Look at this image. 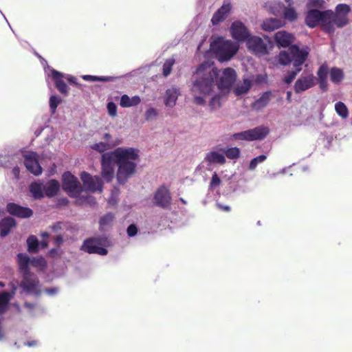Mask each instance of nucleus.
Segmentation results:
<instances>
[{
  "label": "nucleus",
  "instance_id": "nucleus-62",
  "mask_svg": "<svg viewBox=\"0 0 352 352\" xmlns=\"http://www.w3.org/2000/svg\"><path fill=\"white\" fill-rule=\"evenodd\" d=\"M47 245H48V243H47V241H41V248H47Z\"/></svg>",
  "mask_w": 352,
  "mask_h": 352
},
{
  "label": "nucleus",
  "instance_id": "nucleus-48",
  "mask_svg": "<svg viewBox=\"0 0 352 352\" xmlns=\"http://www.w3.org/2000/svg\"><path fill=\"white\" fill-rule=\"evenodd\" d=\"M107 110L108 113L111 116H115L117 113V106L113 102H109L107 103Z\"/></svg>",
  "mask_w": 352,
  "mask_h": 352
},
{
  "label": "nucleus",
  "instance_id": "nucleus-21",
  "mask_svg": "<svg viewBox=\"0 0 352 352\" xmlns=\"http://www.w3.org/2000/svg\"><path fill=\"white\" fill-rule=\"evenodd\" d=\"M287 6H283V16L284 19L289 22L296 21L298 19V13L294 6L292 0H285Z\"/></svg>",
  "mask_w": 352,
  "mask_h": 352
},
{
  "label": "nucleus",
  "instance_id": "nucleus-7",
  "mask_svg": "<svg viewBox=\"0 0 352 352\" xmlns=\"http://www.w3.org/2000/svg\"><path fill=\"white\" fill-rule=\"evenodd\" d=\"M269 133V129L265 126H257L252 129H248L232 135V138L238 140H261L264 139Z\"/></svg>",
  "mask_w": 352,
  "mask_h": 352
},
{
  "label": "nucleus",
  "instance_id": "nucleus-43",
  "mask_svg": "<svg viewBox=\"0 0 352 352\" xmlns=\"http://www.w3.org/2000/svg\"><path fill=\"white\" fill-rule=\"evenodd\" d=\"M328 73H329L328 66L326 64L322 65L319 67V69L317 72L318 80L327 79Z\"/></svg>",
  "mask_w": 352,
  "mask_h": 352
},
{
  "label": "nucleus",
  "instance_id": "nucleus-11",
  "mask_svg": "<svg viewBox=\"0 0 352 352\" xmlns=\"http://www.w3.org/2000/svg\"><path fill=\"white\" fill-rule=\"evenodd\" d=\"M80 179L86 191L91 192H102V182L98 176H91L89 173L83 171L80 174Z\"/></svg>",
  "mask_w": 352,
  "mask_h": 352
},
{
  "label": "nucleus",
  "instance_id": "nucleus-42",
  "mask_svg": "<svg viewBox=\"0 0 352 352\" xmlns=\"http://www.w3.org/2000/svg\"><path fill=\"white\" fill-rule=\"evenodd\" d=\"M62 102V99L56 96H52L50 98V107L52 113L56 111L57 107Z\"/></svg>",
  "mask_w": 352,
  "mask_h": 352
},
{
  "label": "nucleus",
  "instance_id": "nucleus-35",
  "mask_svg": "<svg viewBox=\"0 0 352 352\" xmlns=\"http://www.w3.org/2000/svg\"><path fill=\"white\" fill-rule=\"evenodd\" d=\"M28 250L30 253H37L38 241L34 235L30 236L27 239Z\"/></svg>",
  "mask_w": 352,
  "mask_h": 352
},
{
  "label": "nucleus",
  "instance_id": "nucleus-51",
  "mask_svg": "<svg viewBox=\"0 0 352 352\" xmlns=\"http://www.w3.org/2000/svg\"><path fill=\"white\" fill-rule=\"evenodd\" d=\"M126 232L129 236H134L138 233L137 226L134 224H131L127 228Z\"/></svg>",
  "mask_w": 352,
  "mask_h": 352
},
{
  "label": "nucleus",
  "instance_id": "nucleus-39",
  "mask_svg": "<svg viewBox=\"0 0 352 352\" xmlns=\"http://www.w3.org/2000/svg\"><path fill=\"white\" fill-rule=\"evenodd\" d=\"M301 70L302 68H294V70L288 71L287 75L285 76L283 79L285 83L287 85L290 84Z\"/></svg>",
  "mask_w": 352,
  "mask_h": 352
},
{
  "label": "nucleus",
  "instance_id": "nucleus-28",
  "mask_svg": "<svg viewBox=\"0 0 352 352\" xmlns=\"http://www.w3.org/2000/svg\"><path fill=\"white\" fill-rule=\"evenodd\" d=\"M252 82L248 79H243V82L236 85L234 89V93L236 96L243 95L250 89Z\"/></svg>",
  "mask_w": 352,
  "mask_h": 352
},
{
  "label": "nucleus",
  "instance_id": "nucleus-13",
  "mask_svg": "<svg viewBox=\"0 0 352 352\" xmlns=\"http://www.w3.org/2000/svg\"><path fill=\"white\" fill-rule=\"evenodd\" d=\"M232 38L237 41H247L251 36L248 28L240 21H234L230 28Z\"/></svg>",
  "mask_w": 352,
  "mask_h": 352
},
{
  "label": "nucleus",
  "instance_id": "nucleus-32",
  "mask_svg": "<svg viewBox=\"0 0 352 352\" xmlns=\"http://www.w3.org/2000/svg\"><path fill=\"white\" fill-rule=\"evenodd\" d=\"M228 94L221 92L213 96L210 102L209 107L212 110L217 109L221 107V102L223 99L226 98Z\"/></svg>",
  "mask_w": 352,
  "mask_h": 352
},
{
  "label": "nucleus",
  "instance_id": "nucleus-53",
  "mask_svg": "<svg viewBox=\"0 0 352 352\" xmlns=\"http://www.w3.org/2000/svg\"><path fill=\"white\" fill-rule=\"evenodd\" d=\"M68 82L75 85L77 87H80L81 85L78 83L77 78L73 76H68L66 78Z\"/></svg>",
  "mask_w": 352,
  "mask_h": 352
},
{
  "label": "nucleus",
  "instance_id": "nucleus-29",
  "mask_svg": "<svg viewBox=\"0 0 352 352\" xmlns=\"http://www.w3.org/2000/svg\"><path fill=\"white\" fill-rule=\"evenodd\" d=\"M206 160L210 164H224L226 163L225 156L217 151L208 153L206 157Z\"/></svg>",
  "mask_w": 352,
  "mask_h": 352
},
{
  "label": "nucleus",
  "instance_id": "nucleus-40",
  "mask_svg": "<svg viewBox=\"0 0 352 352\" xmlns=\"http://www.w3.org/2000/svg\"><path fill=\"white\" fill-rule=\"evenodd\" d=\"M266 159L267 156L265 155H261L253 158L250 162L249 169L254 170L258 164L263 162Z\"/></svg>",
  "mask_w": 352,
  "mask_h": 352
},
{
  "label": "nucleus",
  "instance_id": "nucleus-3",
  "mask_svg": "<svg viewBox=\"0 0 352 352\" xmlns=\"http://www.w3.org/2000/svg\"><path fill=\"white\" fill-rule=\"evenodd\" d=\"M311 49L307 45L300 47L292 45L287 51H281L278 56V63L282 65L292 63L294 68H302V65L308 59Z\"/></svg>",
  "mask_w": 352,
  "mask_h": 352
},
{
  "label": "nucleus",
  "instance_id": "nucleus-47",
  "mask_svg": "<svg viewBox=\"0 0 352 352\" xmlns=\"http://www.w3.org/2000/svg\"><path fill=\"white\" fill-rule=\"evenodd\" d=\"M221 183V180L217 174V173H214V174L212 176L211 181L210 182V188H214L217 186H219Z\"/></svg>",
  "mask_w": 352,
  "mask_h": 352
},
{
  "label": "nucleus",
  "instance_id": "nucleus-14",
  "mask_svg": "<svg viewBox=\"0 0 352 352\" xmlns=\"http://www.w3.org/2000/svg\"><path fill=\"white\" fill-rule=\"evenodd\" d=\"M316 84V78L312 74L302 75L297 79L294 85L296 94H300L314 87Z\"/></svg>",
  "mask_w": 352,
  "mask_h": 352
},
{
  "label": "nucleus",
  "instance_id": "nucleus-23",
  "mask_svg": "<svg viewBox=\"0 0 352 352\" xmlns=\"http://www.w3.org/2000/svg\"><path fill=\"white\" fill-rule=\"evenodd\" d=\"M121 144V140L116 139L115 142H101L99 143L94 144L91 146V149L96 151L99 153H104L106 151L113 148L114 146Z\"/></svg>",
  "mask_w": 352,
  "mask_h": 352
},
{
  "label": "nucleus",
  "instance_id": "nucleus-37",
  "mask_svg": "<svg viewBox=\"0 0 352 352\" xmlns=\"http://www.w3.org/2000/svg\"><path fill=\"white\" fill-rule=\"evenodd\" d=\"M82 78L86 81L95 82V81H102V82H109L113 80V77L111 76H91V75H83Z\"/></svg>",
  "mask_w": 352,
  "mask_h": 352
},
{
  "label": "nucleus",
  "instance_id": "nucleus-55",
  "mask_svg": "<svg viewBox=\"0 0 352 352\" xmlns=\"http://www.w3.org/2000/svg\"><path fill=\"white\" fill-rule=\"evenodd\" d=\"M319 87L322 91H327V79L318 80Z\"/></svg>",
  "mask_w": 352,
  "mask_h": 352
},
{
  "label": "nucleus",
  "instance_id": "nucleus-34",
  "mask_svg": "<svg viewBox=\"0 0 352 352\" xmlns=\"http://www.w3.org/2000/svg\"><path fill=\"white\" fill-rule=\"evenodd\" d=\"M226 156L232 160H236L240 157L241 151L238 147H231L221 149Z\"/></svg>",
  "mask_w": 352,
  "mask_h": 352
},
{
  "label": "nucleus",
  "instance_id": "nucleus-59",
  "mask_svg": "<svg viewBox=\"0 0 352 352\" xmlns=\"http://www.w3.org/2000/svg\"><path fill=\"white\" fill-rule=\"evenodd\" d=\"M45 290L48 294L51 295L55 294L57 292L56 288H47Z\"/></svg>",
  "mask_w": 352,
  "mask_h": 352
},
{
  "label": "nucleus",
  "instance_id": "nucleus-46",
  "mask_svg": "<svg viewBox=\"0 0 352 352\" xmlns=\"http://www.w3.org/2000/svg\"><path fill=\"white\" fill-rule=\"evenodd\" d=\"M324 3V0H308L307 7L322 8Z\"/></svg>",
  "mask_w": 352,
  "mask_h": 352
},
{
  "label": "nucleus",
  "instance_id": "nucleus-24",
  "mask_svg": "<svg viewBox=\"0 0 352 352\" xmlns=\"http://www.w3.org/2000/svg\"><path fill=\"white\" fill-rule=\"evenodd\" d=\"M17 258L20 272L22 274L30 272L29 265L31 259L30 257L26 254L19 253L17 255Z\"/></svg>",
  "mask_w": 352,
  "mask_h": 352
},
{
  "label": "nucleus",
  "instance_id": "nucleus-1",
  "mask_svg": "<svg viewBox=\"0 0 352 352\" xmlns=\"http://www.w3.org/2000/svg\"><path fill=\"white\" fill-rule=\"evenodd\" d=\"M236 71L227 67L219 70L208 62L201 63L195 72V79L192 82L191 91L201 93L206 96L210 95L214 89V80L218 89L221 92L228 94L236 80Z\"/></svg>",
  "mask_w": 352,
  "mask_h": 352
},
{
  "label": "nucleus",
  "instance_id": "nucleus-56",
  "mask_svg": "<svg viewBox=\"0 0 352 352\" xmlns=\"http://www.w3.org/2000/svg\"><path fill=\"white\" fill-rule=\"evenodd\" d=\"M130 100L131 107L136 106L141 102L140 98L138 96L130 98Z\"/></svg>",
  "mask_w": 352,
  "mask_h": 352
},
{
  "label": "nucleus",
  "instance_id": "nucleus-64",
  "mask_svg": "<svg viewBox=\"0 0 352 352\" xmlns=\"http://www.w3.org/2000/svg\"><path fill=\"white\" fill-rule=\"evenodd\" d=\"M89 199H90V204H95L96 200L95 198L93 197H89Z\"/></svg>",
  "mask_w": 352,
  "mask_h": 352
},
{
  "label": "nucleus",
  "instance_id": "nucleus-6",
  "mask_svg": "<svg viewBox=\"0 0 352 352\" xmlns=\"http://www.w3.org/2000/svg\"><path fill=\"white\" fill-rule=\"evenodd\" d=\"M211 49L221 62L230 60L238 50V47L232 41L221 40L212 43Z\"/></svg>",
  "mask_w": 352,
  "mask_h": 352
},
{
  "label": "nucleus",
  "instance_id": "nucleus-60",
  "mask_svg": "<svg viewBox=\"0 0 352 352\" xmlns=\"http://www.w3.org/2000/svg\"><path fill=\"white\" fill-rule=\"evenodd\" d=\"M12 173L14 175V176L18 178L19 176V173H20V170L18 167H14L13 169H12Z\"/></svg>",
  "mask_w": 352,
  "mask_h": 352
},
{
  "label": "nucleus",
  "instance_id": "nucleus-5",
  "mask_svg": "<svg viewBox=\"0 0 352 352\" xmlns=\"http://www.w3.org/2000/svg\"><path fill=\"white\" fill-rule=\"evenodd\" d=\"M109 245L110 241L108 237L97 236L84 240L80 250L90 254H96L104 256L108 254V250L105 248Z\"/></svg>",
  "mask_w": 352,
  "mask_h": 352
},
{
  "label": "nucleus",
  "instance_id": "nucleus-36",
  "mask_svg": "<svg viewBox=\"0 0 352 352\" xmlns=\"http://www.w3.org/2000/svg\"><path fill=\"white\" fill-rule=\"evenodd\" d=\"M335 109L336 113L342 118H346L349 116V111L345 105V104L342 102H338L335 104Z\"/></svg>",
  "mask_w": 352,
  "mask_h": 352
},
{
  "label": "nucleus",
  "instance_id": "nucleus-57",
  "mask_svg": "<svg viewBox=\"0 0 352 352\" xmlns=\"http://www.w3.org/2000/svg\"><path fill=\"white\" fill-rule=\"evenodd\" d=\"M63 242V239L61 235H57L54 239V243L56 246H60Z\"/></svg>",
  "mask_w": 352,
  "mask_h": 352
},
{
  "label": "nucleus",
  "instance_id": "nucleus-8",
  "mask_svg": "<svg viewBox=\"0 0 352 352\" xmlns=\"http://www.w3.org/2000/svg\"><path fill=\"white\" fill-rule=\"evenodd\" d=\"M351 12L349 6L344 3L338 4L336 7V12H333L330 21L332 25V32L335 31L334 25L338 28H342L349 23L348 14Z\"/></svg>",
  "mask_w": 352,
  "mask_h": 352
},
{
  "label": "nucleus",
  "instance_id": "nucleus-58",
  "mask_svg": "<svg viewBox=\"0 0 352 352\" xmlns=\"http://www.w3.org/2000/svg\"><path fill=\"white\" fill-rule=\"evenodd\" d=\"M103 139L104 140V142H115L116 141V140H113L112 139L111 135L109 133H105L104 135Z\"/></svg>",
  "mask_w": 352,
  "mask_h": 352
},
{
  "label": "nucleus",
  "instance_id": "nucleus-26",
  "mask_svg": "<svg viewBox=\"0 0 352 352\" xmlns=\"http://www.w3.org/2000/svg\"><path fill=\"white\" fill-rule=\"evenodd\" d=\"M283 25L281 20L278 19H267L262 23V29L265 31L272 32Z\"/></svg>",
  "mask_w": 352,
  "mask_h": 352
},
{
  "label": "nucleus",
  "instance_id": "nucleus-10",
  "mask_svg": "<svg viewBox=\"0 0 352 352\" xmlns=\"http://www.w3.org/2000/svg\"><path fill=\"white\" fill-rule=\"evenodd\" d=\"M172 197L170 191L164 185L160 186L153 196V204L161 208L168 209L171 204Z\"/></svg>",
  "mask_w": 352,
  "mask_h": 352
},
{
  "label": "nucleus",
  "instance_id": "nucleus-15",
  "mask_svg": "<svg viewBox=\"0 0 352 352\" xmlns=\"http://www.w3.org/2000/svg\"><path fill=\"white\" fill-rule=\"evenodd\" d=\"M24 164L29 172L34 175L42 173V168L38 160V155L35 152L30 151L23 154Z\"/></svg>",
  "mask_w": 352,
  "mask_h": 352
},
{
  "label": "nucleus",
  "instance_id": "nucleus-4",
  "mask_svg": "<svg viewBox=\"0 0 352 352\" xmlns=\"http://www.w3.org/2000/svg\"><path fill=\"white\" fill-rule=\"evenodd\" d=\"M332 14L333 11L331 10L320 11L317 9H311L305 16V23L310 28H314L320 24L324 32L331 33L332 25L330 19Z\"/></svg>",
  "mask_w": 352,
  "mask_h": 352
},
{
  "label": "nucleus",
  "instance_id": "nucleus-17",
  "mask_svg": "<svg viewBox=\"0 0 352 352\" xmlns=\"http://www.w3.org/2000/svg\"><path fill=\"white\" fill-rule=\"evenodd\" d=\"M232 10L230 0H224L223 5L214 13L211 23L213 25L223 22Z\"/></svg>",
  "mask_w": 352,
  "mask_h": 352
},
{
  "label": "nucleus",
  "instance_id": "nucleus-44",
  "mask_svg": "<svg viewBox=\"0 0 352 352\" xmlns=\"http://www.w3.org/2000/svg\"><path fill=\"white\" fill-rule=\"evenodd\" d=\"M10 301V294L8 292L0 293V309H5Z\"/></svg>",
  "mask_w": 352,
  "mask_h": 352
},
{
  "label": "nucleus",
  "instance_id": "nucleus-50",
  "mask_svg": "<svg viewBox=\"0 0 352 352\" xmlns=\"http://www.w3.org/2000/svg\"><path fill=\"white\" fill-rule=\"evenodd\" d=\"M157 115L156 109L154 108H149L145 113V118L146 120H151L155 118Z\"/></svg>",
  "mask_w": 352,
  "mask_h": 352
},
{
  "label": "nucleus",
  "instance_id": "nucleus-54",
  "mask_svg": "<svg viewBox=\"0 0 352 352\" xmlns=\"http://www.w3.org/2000/svg\"><path fill=\"white\" fill-rule=\"evenodd\" d=\"M216 206L217 207L218 209L223 211V212H230L231 210V208L229 206H225V205H223L221 203H217L216 204Z\"/></svg>",
  "mask_w": 352,
  "mask_h": 352
},
{
  "label": "nucleus",
  "instance_id": "nucleus-52",
  "mask_svg": "<svg viewBox=\"0 0 352 352\" xmlns=\"http://www.w3.org/2000/svg\"><path fill=\"white\" fill-rule=\"evenodd\" d=\"M192 93L193 94H195V96H194V102L196 104H198V105H204L205 103H206V101L204 98L203 96H195V94H197V93H194L192 91Z\"/></svg>",
  "mask_w": 352,
  "mask_h": 352
},
{
  "label": "nucleus",
  "instance_id": "nucleus-22",
  "mask_svg": "<svg viewBox=\"0 0 352 352\" xmlns=\"http://www.w3.org/2000/svg\"><path fill=\"white\" fill-rule=\"evenodd\" d=\"M16 226V221L10 217H5L0 221V236H6L12 228Z\"/></svg>",
  "mask_w": 352,
  "mask_h": 352
},
{
  "label": "nucleus",
  "instance_id": "nucleus-49",
  "mask_svg": "<svg viewBox=\"0 0 352 352\" xmlns=\"http://www.w3.org/2000/svg\"><path fill=\"white\" fill-rule=\"evenodd\" d=\"M130 98L129 96L124 94L121 96L120 99V106L122 107H131V102H130Z\"/></svg>",
  "mask_w": 352,
  "mask_h": 352
},
{
  "label": "nucleus",
  "instance_id": "nucleus-31",
  "mask_svg": "<svg viewBox=\"0 0 352 352\" xmlns=\"http://www.w3.org/2000/svg\"><path fill=\"white\" fill-rule=\"evenodd\" d=\"M330 79L334 84H339L344 79L343 70L338 67H332L329 71Z\"/></svg>",
  "mask_w": 352,
  "mask_h": 352
},
{
  "label": "nucleus",
  "instance_id": "nucleus-33",
  "mask_svg": "<svg viewBox=\"0 0 352 352\" xmlns=\"http://www.w3.org/2000/svg\"><path fill=\"white\" fill-rule=\"evenodd\" d=\"M43 190L41 184L34 182L30 186V191L36 199H40L44 197Z\"/></svg>",
  "mask_w": 352,
  "mask_h": 352
},
{
  "label": "nucleus",
  "instance_id": "nucleus-16",
  "mask_svg": "<svg viewBox=\"0 0 352 352\" xmlns=\"http://www.w3.org/2000/svg\"><path fill=\"white\" fill-rule=\"evenodd\" d=\"M22 275L23 280H21L20 286L28 292H32L36 295H39L41 292L38 289L39 284L38 278L31 272L23 274Z\"/></svg>",
  "mask_w": 352,
  "mask_h": 352
},
{
  "label": "nucleus",
  "instance_id": "nucleus-20",
  "mask_svg": "<svg viewBox=\"0 0 352 352\" xmlns=\"http://www.w3.org/2000/svg\"><path fill=\"white\" fill-rule=\"evenodd\" d=\"M52 78L54 81L55 86L58 91L65 96H67L69 94V89L63 79V74L58 71L53 69L52 71Z\"/></svg>",
  "mask_w": 352,
  "mask_h": 352
},
{
  "label": "nucleus",
  "instance_id": "nucleus-12",
  "mask_svg": "<svg viewBox=\"0 0 352 352\" xmlns=\"http://www.w3.org/2000/svg\"><path fill=\"white\" fill-rule=\"evenodd\" d=\"M247 41L250 51L257 56H263L269 53L267 44L259 36H250Z\"/></svg>",
  "mask_w": 352,
  "mask_h": 352
},
{
  "label": "nucleus",
  "instance_id": "nucleus-30",
  "mask_svg": "<svg viewBox=\"0 0 352 352\" xmlns=\"http://www.w3.org/2000/svg\"><path fill=\"white\" fill-rule=\"evenodd\" d=\"M178 94V91L175 88L167 89L166 91L165 104L173 107L177 100Z\"/></svg>",
  "mask_w": 352,
  "mask_h": 352
},
{
  "label": "nucleus",
  "instance_id": "nucleus-45",
  "mask_svg": "<svg viewBox=\"0 0 352 352\" xmlns=\"http://www.w3.org/2000/svg\"><path fill=\"white\" fill-rule=\"evenodd\" d=\"M30 263L34 267H45L46 265V261L43 257H33L31 259Z\"/></svg>",
  "mask_w": 352,
  "mask_h": 352
},
{
  "label": "nucleus",
  "instance_id": "nucleus-25",
  "mask_svg": "<svg viewBox=\"0 0 352 352\" xmlns=\"http://www.w3.org/2000/svg\"><path fill=\"white\" fill-rule=\"evenodd\" d=\"M60 189V184L56 179L50 180L44 186L43 190L45 195L48 197H53L58 193Z\"/></svg>",
  "mask_w": 352,
  "mask_h": 352
},
{
  "label": "nucleus",
  "instance_id": "nucleus-19",
  "mask_svg": "<svg viewBox=\"0 0 352 352\" xmlns=\"http://www.w3.org/2000/svg\"><path fill=\"white\" fill-rule=\"evenodd\" d=\"M274 40L277 45L289 48L294 41L295 37L286 31H278L274 35Z\"/></svg>",
  "mask_w": 352,
  "mask_h": 352
},
{
  "label": "nucleus",
  "instance_id": "nucleus-63",
  "mask_svg": "<svg viewBox=\"0 0 352 352\" xmlns=\"http://www.w3.org/2000/svg\"><path fill=\"white\" fill-rule=\"evenodd\" d=\"M291 96H292V93L291 91H287V100L288 101H290L291 100Z\"/></svg>",
  "mask_w": 352,
  "mask_h": 352
},
{
  "label": "nucleus",
  "instance_id": "nucleus-27",
  "mask_svg": "<svg viewBox=\"0 0 352 352\" xmlns=\"http://www.w3.org/2000/svg\"><path fill=\"white\" fill-rule=\"evenodd\" d=\"M272 98V92L270 91L264 92L262 96L255 100L252 104V107L256 110L261 109L267 106Z\"/></svg>",
  "mask_w": 352,
  "mask_h": 352
},
{
  "label": "nucleus",
  "instance_id": "nucleus-61",
  "mask_svg": "<svg viewBox=\"0 0 352 352\" xmlns=\"http://www.w3.org/2000/svg\"><path fill=\"white\" fill-rule=\"evenodd\" d=\"M58 252L57 249L53 248L50 250L49 253L51 256H54V255L56 254Z\"/></svg>",
  "mask_w": 352,
  "mask_h": 352
},
{
  "label": "nucleus",
  "instance_id": "nucleus-9",
  "mask_svg": "<svg viewBox=\"0 0 352 352\" xmlns=\"http://www.w3.org/2000/svg\"><path fill=\"white\" fill-rule=\"evenodd\" d=\"M62 188L74 197H77L82 191V187L78 178L69 172H65L63 175Z\"/></svg>",
  "mask_w": 352,
  "mask_h": 352
},
{
  "label": "nucleus",
  "instance_id": "nucleus-41",
  "mask_svg": "<svg viewBox=\"0 0 352 352\" xmlns=\"http://www.w3.org/2000/svg\"><path fill=\"white\" fill-rule=\"evenodd\" d=\"M114 219V215L111 212H109L104 216H102L100 221L99 223L100 226H109L111 224Z\"/></svg>",
  "mask_w": 352,
  "mask_h": 352
},
{
  "label": "nucleus",
  "instance_id": "nucleus-18",
  "mask_svg": "<svg viewBox=\"0 0 352 352\" xmlns=\"http://www.w3.org/2000/svg\"><path fill=\"white\" fill-rule=\"evenodd\" d=\"M8 213L19 218H28L33 214L32 209L21 206L14 203H8L6 206Z\"/></svg>",
  "mask_w": 352,
  "mask_h": 352
},
{
  "label": "nucleus",
  "instance_id": "nucleus-38",
  "mask_svg": "<svg viewBox=\"0 0 352 352\" xmlns=\"http://www.w3.org/2000/svg\"><path fill=\"white\" fill-rule=\"evenodd\" d=\"M175 62V61L173 58L166 60L162 66V74L164 76L167 77L171 73Z\"/></svg>",
  "mask_w": 352,
  "mask_h": 352
},
{
  "label": "nucleus",
  "instance_id": "nucleus-2",
  "mask_svg": "<svg viewBox=\"0 0 352 352\" xmlns=\"http://www.w3.org/2000/svg\"><path fill=\"white\" fill-rule=\"evenodd\" d=\"M139 159V151L135 148L118 147L113 152L106 153L102 155L101 175L102 178L110 182L114 176V160L118 166L116 175L120 184H125L135 172Z\"/></svg>",
  "mask_w": 352,
  "mask_h": 352
}]
</instances>
